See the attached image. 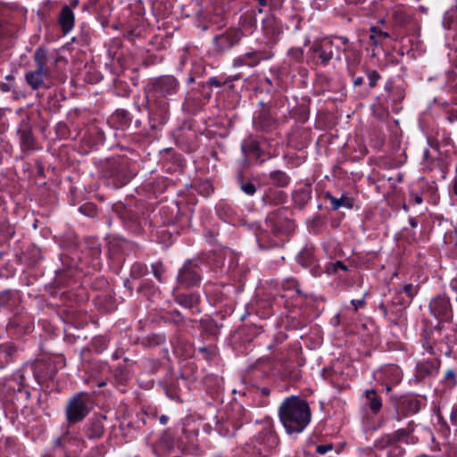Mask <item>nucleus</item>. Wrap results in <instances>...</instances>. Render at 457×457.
Returning a JSON list of instances; mask_svg holds the SVG:
<instances>
[{
  "label": "nucleus",
  "mask_w": 457,
  "mask_h": 457,
  "mask_svg": "<svg viewBox=\"0 0 457 457\" xmlns=\"http://www.w3.org/2000/svg\"><path fill=\"white\" fill-rule=\"evenodd\" d=\"M279 419L287 433L302 432L311 420V409L306 401L296 396L285 399L278 410Z\"/></svg>",
  "instance_id": "obj_1"
},
{
  "label": "nucleus",
  "mask_w": 457,
  "mask_h": 457,
  "mask_svg": "<svg viewBox=\"0 0 457 457\" xmlns=\"http://www.w3.org/2000/svg\"><path fill=\"white\" fill-rule=\"evenodd\" d=\"M88 397L85 393H79L69 399L65 414L69 425L82 421L89 413Z\"/></svg>",
  "instance_id": "obj_2"
},
{
  "label": "nucleus",
  "mask_w": 457,
  "mask_h": 457,
  "mask_svg": "<svg viewBox=\"0 0 457 457\" xmlns=\"http://www.w3.org/2000/svg\"><path fill=\"white\" fill-rule=\"evenodd\" d=\"M278 443V438L271 433H265L261 435L255 444L247 446L245 452L251 454V457H267L271 451V448Z\"/></svg>",
  "instance_id": "obj_3"
},
{
  "label": "nucleus",
  "mask_w": 457,
  "mask_h": 457,
  "mask_svg": "<svg viewBox=\"0 0 457 457\" xmlns=\"http://www.w3.org/2000/svg\"><path fill=\"white\" fill-rule=\"evenodd\" d=\"M337 48L330 39L315 41L310 51L315 54L320 63L326 66L334 56V50Z\"/></svg>",
  "instance_id": "obj_4"
},
{
  "label": "nucleus",
  "mask_w": 457,
  "mask_h": 457,
  "mask_svg": "<svg viewBox=\"0 0 457 457\" xmlns=\"http://www.w3.org/2000/svg\"><path fill=\"white\" fill-rule=\"evenodd\" d=\"M267 224L274 233L287 232L293 226L292 222L284 216V212L281 210L270 213L267 217Z\"/></svg>",
  "instance_id": "obj_5"
},
{
  "label": "nucleus",
  "mask_w": 457,
  "mask_h": 457,
  "mask_svg": "<svg viewBox=\"0 0 457 457\" xmlns=\"http://www.w3.org/2000/svg\"><path fill=\"white\" fill-rule=\"evenodd\" d=\"M178 281L185 287H194L200 281V276L197 272L196 266L191 262H187L179 270Z\"/></svg>",
  "instance_id": "obj_6"
},
{
  "label": "nucleus",
  "mask_w": 457,
  "mask_h": 457,
  "mask_svg": "<svg viewBox=\"0 0 457 457\" xmlns=\"http://www.w3.org/2000/svg\"><path fill=\"white\" fill-rule=\"evenodd\" d=\"M431 313L439 319L447 318L451 314V304L449 299L445 295H437L429 303Z\"/></svg>",
  "instance_id": "obj_7"
},
{
  "label": "nucleus",
  "mask_w": 457,
  "mask_h": 457,
  "mask_svg": "<svg viewBox=\"0 0 457 457\" xmlns=\"http://www.w3.org/2000/svg\"><path fill=\"white\" fill-rule=\"evenodd\" d=\"M178 87L179 83L172 76H162L157 79L154 83L155 91L162 96L175 94Z\"/></svg>",
  "instance_id": "obj_8"
},
{
  "label": "nucleus",
  "mask_w": 457,
  "mask_h": 457,
  "mask_svg": "<svg viewBox=\"0 0 457 457\" xmlns=\"http://www.w3.org/2000/svg\"><path fill=\"white\" fill-rule=\"evenodd\" d=\"M34 62L36 70L33 71L44 79L50 76V69L47 66V53L43 48H37L34 54Z\"/></svg>",
  "instance_id": "obj_9"
},
{
  "label": "nucleus",
  "mask_w": 457,
  "mask_h": 457,
  "mask_svg": "<svg viewBox=\"0 0 457 457\" xmlns=\"http://www.w3.org/2000/svg\"><path fill=\"white\" fill-rule=\"evenodd\" d=\"M243 37L240 29H229L217 37L218 46L221 50H226L236 45Z\"/></svg>",
  "instance_id": "obj_10"
},
{
  "label": "nucleus",
  "mask_w": 457,
  "mask_h": 457,
  "mask_svg": "<svg viewBox=\"0 0 457 457\" xmlns=\"http://www.w3.org/2000/svg\"><path fill=\"white\" fill-rule=\"evenodd\" d=\"M58 21L64 34H68L73 29L75 16L71 7H62Z\"/></svg>",
  "instance_id": "obj_11"
},
{
  "label": "nucleus",
  "mask_w": 457,
  "mask_h": 457,
  "mask_svg": "<svg viewBox=\"0 0 457 457\" xmlns=\"http://www.w3.org/2000/svg\"><path fill=\"white\" fill-rule=\"evenodd\" d=\"M18 132L21 136V147L28 150L33 148L35 140L30 126L28 123L22 122Z\"/></svg>",
  "instance_id": "obj_12"
},
{
  "label": "nucleus",
  "mask_w": 457,
  "mask_h": 457,
  "mask_svg": "<svg viewBox=\"0 0 457 457\" xmlns=\"http://www.w3.org/2000/svg\"><path fill=\"white\" fill-rule=\"evenodd\" d=\"M325 197L330 201L331 208L334 211L342 207L352 208L353 206V200L345 195H342L341 197L337 198L328 192Z\"/></svg>",
  "instance_id": "obj_13"
},
{
  "label": "nucleus",
  "mask_w": 457,
  "mask_h": 457,
  "mask_svg": "<svg viewBox=\"0 0 457 457\" xmlns=\"http://www.w3.org/2000/svg\"><path fill=\"white\" fill-rule=\"evenodd\" d=\"M261 59L262 57L259 56L258 53L250 52L235 59L234 66L239 67L246 65L249 67H254L260 62Z\"/></svg>",
  "instance_id": "obj_14"
},
{
  "label": "nucleus",
  "mask_w": 457,
  "mask_h": 457,
  "mask_svg": "<svg viewBox=\"0 0 457 457\" xmlns=\"http://www.w3.org/2000/svg\"><path fill=\"white\" fill-rule=\"evenodd\" d=\"M366 398L367 404L369 408L374 412L377 413L380 411L382 407V402L379 396H378L377 393L374 390H367L366 391Z\"/></svg>",
  "instance_id": "obj_15"
},
{
  "label": "nucleus",
  "mask_w": 457,
  "mask_h": 457,
  "mask_svg": "<svg viewBox=\"0 0 457 457\" xmlns=\"http://www.w3.org/2000/svg\"><path fill=\"white\" fill-rule=\"evenodd\" d=\"M401 409L405 415L415 414L420 409V403L415 398L406 399L401 403Z\"/></svg>",
  "instance_id": "obj_16"
},
{
  "label": "nucleus",
  "mask_w": 457,
  "mask_h": 457,
  "mask_svg": "<svg viewBox=\"0 0 457 457\" xmlns=\"http://www.w3.org/2000/svg\"><path fill=\"white\" fill-rule=\"evenodd\" d=\"M25 79L29 86L34 90L39 89L44 85L45 80L43 77L37 74L33 71L26 73Z\"/></svg>",
  "instance_id": "obj_17"
},
{
  "label": "nucleus",
  "mask_w": 457,
  "mask_h": 457,
  "mask_svg": "<svg viewBox=\"0 0 457 457\" xmlns=\"http://www.w3.org/2000/svg\"><path fill=\"white\" fill-rule=\"evenodd\" d=\"M370 40L371 44L376 46L381 45L386 38L389 37V34L387 32L382 31L377 27H371L370 29Z\"/></svg>",
  "instance_id": "obj_18"
},
{
  "label": "nucleus",
  "mask_w": 457,
  "mask_h": 457,
  "mask_svg": "<svg viewBox=\"0 0 457 457\" xmlns=\"http://www.w3.org/2000/svg\"><path fill=\"white\" fill-rule=\"evenodd\" d=\"M104 431V425L100 420L92 421L87 429V435L89 438H99Z\"/></svg>",
  "instance_id": "obj_19"
},
{
  "label": "nucleus",
  "mask_w": 457,
  "mask_h": 457,
  "mask_svg": "<svg viewBox=\"0 0 457 457\" xmlns=\"http://www.w3.org/2000/svg\"><path fill=\"white\" fill-rule=\"evenodd\" d=\"M270 179H271L272 184L277 187H285L289 182L288 176L281 170H275L270 172Z\"/></svg>",
  "instance_id": "obj_20"
},
{
  "label": "nucleus",
  "mask_w": 457,
  "mask_h": 457,
  "mask_svg": "<svg viewBox=\"0 0 457 457\" xmlns=\"http://www.w3.org/2000/svg\"><path fill=\"white\" fill-rule=\"evenodd\" d=\"M160 444L167 451H170L173 448V438L168 431H165L162 434V437L160 438Z\"/></svg>",
  "instance_id": "obj_21"
},
{
  "label": "nucleus",
  "mask_w": 457,
  "mask_h": 457,
  "mask_svg": "<svg viewBox=\"0 0 457 457\" xmlns=\"http://www.w3.org/2000/svg\"><path fill=\"white\" fill-rule=\"evenodd\" d=\"M241 190L248 195H253L256 192L255 186L250 181H240Z\"/></svg>",
  "instance_id": "obj_22"
},
{
  "label": "nucleus",
  "mask_w": 457,
  "mask_h": 457,
  "mask_svg": "<svg viewBox=\"0 0 457 457\" xmlns=\"http://www.w3.org/2000/svg\"><path fill=\"white\" fill-rule=\"evenodd\" d=\"M268 199L270 202H271L272 204H282L284 203L285 199H286V195L279 191V192H277L274 194V196L273 195H267Z\"/></svg>",
  "instance_id": "obj_23"
},
{
  "label": "nucleus",
  "mask_w": 457,
  "mask_h": 457,
  "mask_svg": "<svg viewBox=\"0 0 457 457\" xmlns=\"http://www.w3.org/2000/svg\"><path fill=\"white\" fill-rule=\"evenodd\" d=\"M403 291L406 294L411 302V299L416 295L418 292V287L412 284H406L405 286H403Z\"/></svg>",
  "instance_id": "obj_24"
},
{
  "label": "nucleus",
  "mask_w": 457,
  "mask_h": 457,
  "mask_svg": "<svg viewBox=\"0 0 457 457\" xmlns=\"http://www.w3.org/2000/svg\"><path fill=\"white\" fill-rule=\"evenodd\" d=\"M456 12H457V0H456V4L445 13L444 22L447 25H450L451 21H453L455 18Z\"/></svg>",
  "instance_id": "obj_25"
},
{
  "label": "nucleus",
  "mask_w": 457,
  "mask_h": 457,
  "mask_svg": "<svg viewBox=\"0 0 457 457\" xmlns=\"http://www.w3.org/2000/svg\"><path fill=\"white\" fill-rule=\"evenodd\" d=\"M369 85L370 87H376L378 81L380 79V75L376 71H371L368 74Z\"/></svg>",
  "instance_id": "obj_26"
},
{
  "label": "nucleus",
  "mask_w": 457,
  "mask_h": 457,
  "mask_svg": "<svg viewBox=\"0 0 457 457\" xmlns=\"http://www.w3.org/2000/svg\"><path fill=\"white\" fill-rule=\"evenodd\" d=\"M152 270H153V273H154V277L159 281H162V274L164 271L162 264L161 262H157V263L152 264Z\"/></svg>",
  "instance_id": "obj_27"
},
{
  "label": "nucleus",
  "mask_w": 457,
  "mask_h": 457,
  "mask_svg": "<svg viewBox=\"0 0 457 457\" xmlns=\"http://www.w3.org/2000/svg\"><path fill=\"white\" fill-rule=\"evenodd\" d=\"M14 352V348L11 345H0V357H9Z\"/></svg>",
  "instance_id": "obj_28"
},
{
  "label": "nucleus",
  "mask_w": 457,
  "mask_h": 457,
  "mask_svg": "<svg viewBox=\"0 0 457 457\" xmlns=\"http://www.w3.org/2000/svg\"><path fill=\"white\" fill-rule=\"evenodd\" d=\"M165 337L162 335H153L149 337V343L151 345H157L164 343Z\"/></svg>",
  "instance_id": "obj_29"
},
{
  "label": "nucleus",
  "mask_w": 457,
  "mask_h": 457,
  "mask_svg": "<svg viewBox=\"0 0 457 457\" xmlns=\"http://www.w3.org/2000/svg\"><path fill=\"white\" fill-rule=\"evenodd\" d=\"M333 448L331 444L328 445H320L316 447V452L321 455L327 453L328 452L331 451Z\"/></svg>",
  "instance_id": "obj_30"
},
{
  "label": "nucleus",
  "mask_w": 457,
  "mask_h": 457,
  "mask_svg": "<svg viewBox=\"0 0 457 457\" xmlns=\"http://www.w3.org/2000/svg\"><path fill=\"white\" fill-rule=\"evenodd\" d=\"M404 98V92L402 88H395V96L393 97V102L400 103Z\"/></svg>",
  "instance_id": "obj_31"
},
{
  "label": "nucleus",
  "mask_w": 457,
  "mask_h": 457,
  "mask_svg": "<svg viewBox=\"0 0 457 457\" xmlns=\"http://www.w3.org/2000/svg\"><path fill=\"white\" fill-rule=\"evenodd\" d=\"M330 266L333 269V271L337 272L339 269L343 270H346V266L341 262L337 261L335 263H331Z\"/></svg>",
  "instance_id": "obj_32"
},
{
  "label": "nucleus",
  "mask_w": 457,
  "mask_h": 457,
  "mask_svg": "<svg viewBox=\"0 0 457 457\" xmlns=\"http://www.w3.org/2000/svg\"><path fill=\"white\" fill-rule=\"evenodd\" d=\"M351 303L353 305L354 311H357L359 307H361L364 305V300L363 299L352 300Z\"/></svg>",
  "instance_id": "obj_33"
},
{
  "label": "nucleus",
  "mask_w": 457,
  "mask_h": 457,
  "mask_svg": "<svg viewBox=\"0 0 457 457\" xmlns=\"http://www.w3.org/2000/svg\"><path fill=\"white\" fill-rule=\"evenodd\" d=\"M451 422L457 426V406L453 409L451 413Z\"/></svg>",
  "instance_id": "obj_34"
},
{
  "label": "nucleus",
  "mask_w": 457,
  "mask_h": 457,
  "mask_svg": "<svg viewBox=\"0 0 457 457\" xmlns=\"http://www.w3.org/2000/svg\"><path fill=\"white\" fill-rule=\"evenodd\" d=\"M309 254H310V253H309L308 251L302 252V253L298 255V257H297L298 262H299L302 265H307V263L303 262V258H304L305 256H308Z\"/></svg>",
  "instance_id": "obj_35"
},
{
  "label": "nucleus",
  "mask_w": 457,
  "mask_h": 457,
  "mask_svg": "<svg viewBox=\"0 0 457 457\" xmlns=\"http://www.w3.org/2000/svg\"><path fill=\"white\" fill-rule=\"evenodd\" d=\"M188 301H189V299L187 296L180 295V296L178 297V302L180 304H184V305L187 306L188 305Z\"/></svg>",
  "instance_id": "obj_36"
},
{
  "label": "nucleus",
  "mask_w": 457,
  "mask_h": 457,
  "mask_svg": "<svg viewBox=\"0 0 457 457\" xmlns=\"http://www.w3.org/2000/svg\"><path fill=\"white\" fill-rule=\"evenodd\" d=\"M394 372L395 373V383H398L401 379V371L398 368H393Z\"/></svg>",
  "instance_id": "obj_37"
},
{
  "label": "nucleus",
  "mask_w": 457,
  "mask_h": 457,
  "mask_svg": "<svg viewBox=\"0 0 457 457\" xmlns=\"http://www.w3.org/2000/svg\"><path fill=\"white\" fill-rule=\"evenodd\" d=\"M291 54H295V57L299 60L302 58V55H303V52L301 50H292L291 51Z\"/></svg>",
  "instance_id": "obj_38"
},
{
  "label": "nucleus",
  "mask_w": 457,
  "mask_h": 457,
  "mask_svg": "<svg viewBox=\"0 0 457 457\" xmlns=\"http://www.w3.org/2000/svg\"><path fill=\"white\" fill-rule=\"evenodd\" d=\"M363 82V79L361 77H357L353 79L354 86H361Z\"/></svg>",
  "instance_id": "obj_39"
},
{
  "label": "nucleus",
  "mask_w": 457,
  "mask_h": 457,
  "mask_svg": "<svg viewBox=\"0 0 457 457\" xmlns=\"http://www.w3.org/2000/svg\"><path fill=\"white\" fill-rule=\"evenodd\" d=\"M413 199H414V202L417 204H420L422 203V197L419 195H413Z\"/></svg>",
  "instance_id": "obj_40"
},
{
  "label": "nucleus",
  "mask_w": 457,
  "mask_h": 457,
  "mask_svg": "<svg viewBox=\"0 0 457 457\" xmlns=\"http://www.w3.org/2000/svg\"><path fill=\"white\" fill-rule=\"evenodd\" d=\"M349 4H358L363 2V0H345Z\"/></svg>",
  "instance_id": "obj_41"
},
{
  "label": "nucleus",
  "mask_w": 457,
  "mask_h": 457,
  "mask_svg": "<svg viewBox=\"0 0 457 457\" xmlns=\"http://www.w3.org/2000/svg\"><path fill=\"white\" fill-rule=\"evenodd\" d=\"M409 222L412 228H416L418 226V222L416 221V220L414 218H410Z\"/></svg>",
  "instance_id": "obj_42"
},
{
  "label": "nucleus",
  "mask_w": 457,
  "mask_h": 457,
  "mask_svg": "<svg viewBox=\"0 0 457 457\" xmlns=\"http://www.w3.org/2000/svg\"><path fill=\"white\" fill-rule=\"evenodd\" d=\"M345 51H351V52H353V55L354 56V59L359 58L358 53L356 51L353 50L351 47L346 48Z\"/></svg>",
  "instance_id": "obj_43"
},
{
  "label": "nucleus",
  "mask_w": 457,
  "mask_h": 457,
  "mask_svg": "<svg viewBox=\"0 0 457 457\" xmlns=\"http://www.w3.org/2000/svg\"><path fill=\"white\" fill-rule=\"evenodd\" d=\"M79 4V0H72L71 2V5L69 7H71V9L72 10V8H75L77 7Z\"/></svg>",
  "instance_id": "obj_44"
},
{
  "label": "nucleus",
  "mask_w": 457,
  "mask_h": 457,
  "mask_svg": "<svg viewBox=\"0 0 457 457\" xmlns=\"http://www.w3.org/2000/svg\"><path fill=\"white\" fill-rule=\"evenodd\" d=\"M167 421H168V417H167V416H165V415H162V416L160 417V422H161L162 424H166V423H167Z\"/></svg>",
  "instance_id": "obj_45"
},
{
  "label": "nucleus",
  "mask_w": 457,
  "mask_h": 457,
  "mask_svg": "<svg viewBox=\"0 0 457 457\" xmlns=\"http://www.w3.org/2000/svg\"><path fill=\"white\" fill-rule=\"evenodd\" d=\"M385 89H386V91H388V92H389V91H391V90L393 89V85H392V83H391V82H387V83L386 84V86H385Z\"/></svg>",
  "instance_id": "obj_46"
},
{
  "label": "nucleus",
  "mask_w": 457,
  "mask_h": 457,
  "mask_svg": "<svg viewBox=\"0 0 457 457\" xmlns=\"http://www.w3.org/2000/svg\"><path fill=\"white\" fill-rule=\"evenodd\" d=\"M340 40L342 41V43L344 45H347L348 44V38H346V37H341Z\"/></svg>",
  "instance_id": "obj_47"
},
{
  "label": "nucleus",
  "mask_w": 457,
  "mask_h": 457,
  "mask_svg": "<svg viewBox=\"0 0 457 457\" xmlns=\"http://www.w3.org/2000/svg\"><path fill=\"white\" fill-rule=\"evenodd\" d=\"M258 2L262 6H265L267 4V0H258Z\"/></svg>",
  "instance_id": "obj_48"
},
{
  "label": "nucleus",
  "mask_w": 457,
  "mask_h": 457,
  "mask_svg": "<svg viewBox=\"0 0 457 457\" xmlns=\"http://www.w3.org/2000/svg\"><path fill=\"white\" fill-rule=\"evenodd\" d=\"M258 240H259V245H260L261 247H264V246L262 245V239H261V238H259Z\"/></svg>",
  "instance_id": "obj_49"
},
{
  "label": "nucleus",
  "mask_w": 457,
  "mask_h": 457,
  "mask_svg": "<svg viewBox=\"0 0 457 457\" xmlns=\"http://www.w3.org/2000/svg\"><path fill=\"white\" fill-rule=\"evenodd\" d=\"M56 444L60 445H61V439H57L56 440Z\"/></svg>",
  "instance_id": "obj_50"
},
{
  "label": "nucleus",
  "mask_w": 457,
  "mask_h": 457,
  "mask_svg": "<svg viewBox=\"0 0 457 457\" xmlns=\"http://www.w3.org/2000/svg\"><path fill=\"white\" fill-rule=\"evenodd\" d=\"M262 393H263V394H268L267 389H263V390H262Z\"/></svg>",
  "instance_id": "obj_51"
},
{
  "label": "nucleus",
  "mask_w": 457,
  "mask_h": 457,
  "mask_svg": "<svg viewBox=\"0 0 457 457\" xmlns=\"http://www.w3.org/2000/svg\"><path fill=\"white\" fill-rule=\"evenodd\" d=\"M228 42H229L228 40H224L223 44H228Z\"/></svg>",
  "instance_id": "obj_52"
},
{
  "label": "nucleus",
  "mask_w": 457,
  "mask_h": 457,
  "mask_svg": "<svg viewBox=\"0 0 457 457\" xmlns=\"http://www.w3.org/2000/svg\"><path fill=\"white\" fill-rule=\"evenodd\" d=\"M6 79H12V77H11V76H7V77H6Z\"/></svg>",
  "instance_id": "obj_53"
},
{
  "label": "nucleus",
  "mask_w": 457,
  "mask_h": 457,
  "mask_svg": "<svg viewBox=\"0 0 457 457\" xmlns=\"http://www.w3.org/2000/svg\"><path fill=\"white\" fill-rule=\"evenodd\" d=\"M228 431L227 430L225 433H223V435H228Z\"/></svg>",
  "instance_id": "obj_54"
}]
</instances>
